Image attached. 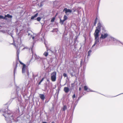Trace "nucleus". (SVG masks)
<instances>
[{"mask_svg":"<svg viewBox=\"0 0 123 123\" xmlns=\"http://www.w3.org/2000/svg\"><path fill=\"white\" fill-rule=\"evenodd\" d=\"M102 26L101 24L99 22L97 25V26L96 27V29L94 33V35L95 39L98 37L99 33L101 30V28Z\"/></svg>","mask_w":123,"mask_h":123,"instance_id":"obj_1","label":"nucleus"},{"mask_svg":"<svg viewBox=\"0 0 123 123\" xmlns=\"http://www.w3.org/2000/svg\"><path fill=\"white\" fill-rule=\"evenodd\" d=\"M51 81L53 82L55 81L56 80V73L54 71L51 74Z\"/></svg>","mask_w":123,"mask_h":123,"instance_id":"obj_2","label":"nucleus"},{"mask_svg":"<svg viewBox=\"0 0 123 123\" xmlns=\"http://www.w3.org/2000/svg\"><path fill=\"white\" fill-rule=\"evenodd\" d=\"M19 61L20 64L23 65L22 69V73H24L25 71L26 65L19 60Z\"/></svg>","mask_w":123,"mask_h":123,"instance_id":"obj_3","label":"nucleus"},{"mask_svg":"<svg viewBox=\"0 0 123 123\" xmlns=\"http://www.w3.org/2000/svg\"><path fill=\"white\" fill-rule=\"evenodd\" d=\"M108 36V34L107 33H105L103 34H101V36L100 37V39H104L106 38Z\"/></svg>","mask_w":123,"mask_h":123,"instance_id":"obj_4","label":"nucleus"},{"mask_svg":"<svg viewBox=\"0 0 123 123\" xmlns=\"http://www.w3.org/2000/svg\"><path fill=\"white\" fill-rule=\"evenodd\" d=\"M65 11V12L67 13V12L71 13L72 12L71 10L70 9H68L67 8H65L63 10V11Z\"/></svg>","mask_w":123,"mask_h":123,"instance_id":"obj_5","label":"nucleus"},{"mask_svg":"<svg viewBox=\"0 0 123 123\" xmlns=\"http://www.w3.org/2000/svg\"><path fill=\"white\" fill-rule=\"evenodd\" d=\"M64 91L65 93H68L69 91V88L67 87H65L64 88Z\"/></svg>","mask_w":123,"mask_h":123,"instance_id":"obj_6","label":"nucleus"},{"mask_svg":"<svg viewBox=\"0 0 123 123\" xmlns=\"http://www.w3.org/2000/svg\"><path fill=\"white\" fill-rule=\"evenodd\" d=\"M98 37L96 39H95V42L94 44L92 45V47L94 46L96 44L98 43L99 41L98 40Z\"/></svg>","mask_w":123,"mask_h":123,"instance_id":"obj_7","label":"nucleus"},{"mask_svg":"<svg viewBox=\"0 0 123 123\" xmlns=\"http://www.w3.org/2000/svg\"><path fill=\"white\" fill-rule=\"evenodd\" d=\"M39 97L40 98L43 100H44L45 98L44 95L43 94H39Z\"/></svg>","mask_w":123,"mask_h":123,"instance_id":"obj_8","label":"nucleus"},{"mask_svg":"<svg viewBox=\"0 0 123 123\" xmlns=\"http://www.w3.org/2000/svg\"><path fill=\"white\" fill-rule=\"evenodd\" d=\"M18 61H16V65L15 66V68H14V74H15V73L16 71V69L17 68V65H18Z\"/></svg>","mask_w":123,"mask_h":123,"instance_id":"obj_9","label":"nucleus"},{"mask_svg":"<svg viewBox=\"0 0 123 123\" xmlns=\"http://www.w3.org/2000/svg\"><path fill=\"white\" fill-rule=\"evenodd\" d=\"M84 90L87 91V92H90L91 90L90 89L88 88V87L86 86H85L84 87Z\"/></svg>","mask_w":123,"mask_h":123,"instance_id":"obj_10","label":"nucleus"},{"mask_svg":"<svg viewBox=\"0 0 123 123\" xmlns=\"http://www.w3.org/2000/svg\"><path fill=\"white\" fill-rule=\"evenodd\" d=\"M38 13H37L34 16H32L31 18V19H33L34 18L36 17H37L38 16Z\"/></svg>","mask_w":123,"mask_h":123,"instance_id":"obj_11","label":"nucleus"},{"mask_svg":"<svg viewBox=\"0 0 123 123\" xmlns=\"http://www.w3.org/2000/svg\"><path fill=\"white\" fill-rule=\"evenodd\" d=\"M6 17L8 18H12V15H10L9 14H8L7 15H5V18H6Z\"/></svg>","mask_w":123,"mask_h":123,"instance_id":"obj_12","label":"nucleus"},{"mask_svg":"<svg viewBox=\"0 0 123 123\" xmlns=\"http://www.w3.org/2000/svg\"><path fill=\"white\" fill-rule=\"evenodd\" d=\"M19 49H18L17 50V54L18 57V58L19 59Z\"/></svg>","mask_w":123,"mask_h":123,"instance_id":"obj_13","label":"nucleus"},{"mask_svg":"<svg viewBox=\"0 0 123 123\" xmlns=\"http://www.w3.org/2000/svg\"><path fill=\"white\" fill-rule=\"evenodd\" d=\"M43 55L47 57L48 55V53L47 52L45 51Z\"/></svg>","mask_w":123,"mask_h":123,"instance_id":"obj_14","label":"nucleus"},{"mask_svg":"<svg viewBox=\"0 0 123 123\" xmlns=\"http://www.w3.org/2000/svg\"><path fill=\"white\" fill-rule=\"evenodd\" d=\"M92 52V50H90L88 52V55L87 56V58L89 56H90V55L91 54V52Z\"/></svg>","mask_w":123,"mask_h":123,"instance_id":"obj_15","label":"nucleus"},{"mask_svg":"<svg viewBox=\"0 0 123 123\" xmlns=\"http://www.w3.org/2000/svg\"><path fill=\"white\" fill-rule=\"evenodd\" d=\"M65 21L63 20H62L61 19L60 20V23L61 25L63 24V23Z\"/></svg>","mask_w":123,"mask_h":123,"instance_id":"obj_16","label":"nucleus"},{"mask_svg":"<svg viewBox=\"0 0 123 123\" xmlns=\"http://www.w3.org/2000/svg\"><path fill=\"white\" fill-rule=\"evenodd\" d=\"M67 109V107L65 105H64L63 106L62 109V110L63 111H65Z\"/></svg>","mask_w":123,"mask_h":123,"instance_id":"obj_17","label":"nucleus"},{"mask_svg":"<svg viewBox=\"0 0 123 123\" xmlns=\"http://www.w3.org/2000/svg\"><path fill=\"white\" fill-rule=\"evenodd\" d=\"M68 19V17H67V16L65 15L64 17H63V20L64 21H65L67 19Z\"/></svg>","mask_w":123,"mask_h":123,"instance_id":"obj_18","label":"nucleus"},{"mask_svg":"<svg viewBox=\"0 0 123 123\" xmlns=\"http://www.w3.org/2000/svg\"><path fill=\"white\" fill-rule=\"evenodd\" d=\"M5 19L6 20L7 19L6 18H5V17H4L3 16L0 15V19Z\"/></svg>","mask_w":123,"mask_h":123,"instance_id":"obj_19","label":"nucleus"},{"mask_svg":"<svg viewBox=\"0 0 123 123\" xmlns=\"http://www.w3.org/2000/svg\"><path fill=\"white\" fill-rule=\"evenodd\" d=\"M41 18L40 17H37V20L39 22L40 21Z\"/></svg>","mask_w":123,"mask_h":123,"instance_id":"obj_20","label":"nucleus"},{"mask_svg":"<svg viewBox=\"0 0 123 123\" xmlns=\"http://www.w3.org/2000/svg\"><path fill=\"white\" fill-rule=\"evenodd\" d=\"M55 18L54 17L51 20V22H53L55 20Z\"/></svg>","mask_w":123,"mask_h":123,"instance_id":"obj_21","label":"nucleus"},{"mask_svg":"<svg viewBox=\"0 0 123 123\" xmlns=\"http://www.w3.org/2000/svg\"><path fill=\"white\" fill-rule=\"evenodd\" d=\"M98 18L97 17H96V18H95V20L94 22L97 23V21L98 20Z\"/></svg>","mask_w":123,"mask_h":123,"instance_id":"obj_22","label":"nucleus"},{"mask_svg":"<svg viewBox=\"0 0 123 123\" xmlns=\"http://www.w3.org/2000/svg\"><path fill=\"white\" fill-rule=\"evenodd\" d=\"M63 76L64 77H67V75L65 73H64L63 74Z\"/></svg>","mask_w":123,"mask_h":123,"instance_id":"obj_23","label":"nucleus"},{"mask_svg":"<svg viewBox=\"0 0 123 123\" xmlns=\"http://www.w3.org/2000/svg\"><path fill=\"white\" fill-rule=\"evenodd\" d=\"M75 97V94H74L72 96V98H74Z\"/></svg>","mask_w":123,"mask_h":123,"instance_id":"obj_24","label":"nucleus"},{"mask_svg":"<svg viewBox=\"0 0 123 123\" xmlns=\"http://www.w3.org/2000/svg\"><path fill=\"white\" fill-rule=\"evenodd\" d=\"M74 83H73L71 84V85L72 87H73L74 86Z\"/></svg>","mask_w":123,"mask_h":123,"instance_id":"obj_25","label":"nucleus"},{"mask_svg":"<svg viewBox=\"0 0 123 123\" xmlns=\"http://www.w3.org/2000/svg\"><path fill=\"white\" fill-rule=\"evenodd\" d=\"M44 78L43 77L42 78V79L40 81V82H42L44 80Z\"/></svg>","mask_w":123,"mask_h":123,"instance_id":"obj_26","label":"nucleus"},{"mask_svg":"<svg viewBox=\"0 0 123 123\" xmlns=\"http://www.w3.org/2000/svg\"><path fill=\"white\" fill-rule=\"evenodd\" d=\"M97 23H96L94 22V26H95L96 25V24Z\"/></svg>","mask_w":123,"mask_h":123,"instance_id":"obj_27","label":"nucleus"},{"mask_svg":"<svg viewBox=\"0 0 123 123\" xmlns=\"http://www.w3.org/2000/svg\"><path fill=\"white\" fill-rule=\"evenodd\" d=\"M27 75L28 76L29 75V73L28 71L27 72Z\"/></svg>","mask_w":123,"mask_h":123,"instance_id":"obj_28","label":"nucleus"},{"mask_svg":"<svg viewBox=\"0 0 123 123\" xmlns=\"http://www.w3.org/2000/svg\"><path fill=\"white\" fill-rule=\"evenodd\" d=\"M81 90V88L80 87L79 88V90L80 91Z\"/></svg>","mask_w":123,"mask_h":123,"instance_id":"obj_29","label":"nucleus"},{"mask_svg":"<svg viewBox=\"0 0 123 123\" xmlns=\"http://www.w3.org/2000/svg\"><path fill=\"white\" fill-rule=\"evenodd\" d=\"M41 82H40H40L39 83H38L39 85L40 84Z\"/></svg>","mask_w":123,"mask_h":123,"instance_id":"obj_30","label":"nucleus"},{"mask_svg":"<svg viewBox=\"0 0 123 123\" xmlns=\"http://www.w3.org/2000/svg\"><path fill=\"white\" fill-rule=\"evenodd\" d=\"M42 123H47L46 122H43Z\"/></svg>","mask_w":123,"mask_h":123,"instance_id":"obj_31","label":"nucleus"},{"mask_svg":"<svg viewBox=\"0 0 123 123\" xmlns=\"http://www.w3.org/2000/svg\"><path fill=\"white\" fill-rule=\"evenodd\" d=\"M51 123H55L54 122H52Z\"/></svg>","mask_w":123,"mask_h":123,"instance_id":"obj_32","label":"nucleus"},{"mask_svg":"<svg viewBox=\"0 0 123 123\" xmlns=\"http://www.w3.org/2000/svg\"><path fill=\"white\" fill-rule=\"evenodd\" d=\"M47 81H49V80H47Z\"/></svg>","mask_w":123,"mask_h":123,"instance_id":"obj_33","label":"nucleus"}]
</instances>
